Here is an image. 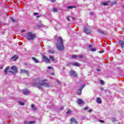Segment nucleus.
Here are the masks:
<instances>
[{
    "label": "nucleus",
    "instance_id": "nucleus-1",
    "mask_svg": "<svg viewBox=\"0 0 124 124\" xmlns=\"http://www.w3.org/2000/svg\"><path fill=\"white\" fill-rule=\"evenodd\" d=\"M8 72H11L13 74H15L18 72V68L16 66H13L11 68L7 67L4 70V73L7 75Z\"/></svg>",
    "mask_w": 124,
    "mask_h": 124
},
{
    "label": "nucleus",
    "instance_id": "nucleus-2",
    "mask_svg": "<svg viewBox=\"0 0 124 124\" xmlns=\"http://www.w3.org/2000/svg\"><path fill=\"white\" fill-rule=\"evenodd\" d=\"M35 87H36L38 89H42V86H44L46 88H50L51 85L47 82H41L39 81L38 83H34Z\"/></svg>",
    "mask_w": 124,
    "mask_h": 124
},
{
    "label": "nucleus",
    "instance_id": "nucleus-3",
    "mask_svg": "<svg viewBox=\"0 0 124 124\" xmlns=\"http://www.w3.org/2000/svg\"><path fill=\"white\" fill-rule=\"evenodd\" d=\"M26 38L28 40H34L36 38V35L32 31H29L26 34Z\"/></svg>",
    "mask_w": 124,
    "mask_h": 124
},
{
    "label": "nucleus",
    "instance_id": "nucleus-4",
    "mask_svg": "<svg viewBox=\"0 0 124 124\" xmlns=\"http://www.w3.org/2000/svg\"><path fill=\"white\" fill-rule=\"evenodd\" d=\"M58 43L60 42L59 45H57V48L59 51H62L63 49V41H62V38L60 37L59 39L57 40Z\"/></svg>",
    "mask_w": 124,
    "mask_h": 124
},
{
    "label": "nucleus",
    "instance_id": "nucleus-5",
    "mask_svg": "<svg viewBox=\"0 0 124 124\" xmlns=\"http://www.w3.org/2000/svg\"><path fill=\"white\" fill-rule=\"evenodd\" d=\"M70 76H73L74 77L76 78L77 77V73L75 72L74 70H71L69 72Z\"/></svg>",
    "mask_w": 124,
    "mask_h": 124
},
{
    "label": "nucleus",
    "instance_id": "nucleus-6",
    "mask_svg": "<svg viewBox=\"0 0 124 124\" xmlns=\"http://www.w3.org/2000/svg\"><path fill=\"white\" fill-rule=\"evenodd\" d=\"M84 31L87 34H91V30L89 29L88 27H84Z\"/></svg>",
    "mask_w": 124,
    "mask_h": 124
},
{
    "label": "nucleus",
    "instance_id": "nucleus-7",
    "mask_svg": "<svg viewBox=\"0 0 124 124\" xmlns=\"http://www.w3.org/2000/svg\"><path fill=\"white\" fill-rule=\"evenodd\" d=\"M20 74H26L27 75H29V74H30V71L28 70L21 69L20 70Z\"/></svg>",
    "mask_w": 124,
    "mask_h": 124
},
{
    "label": "nucleus",
    "instance_id": "nucleus-8",
    "mask_svg": "<svg viewBox=\"0 0 124 124\" xmlns=\"http://www.w3.org/2000/svg\"><path fill=\"white\" fill-rule=\"evenodd\" d=\"M43 61L45 62H46L50 63V59H49L47 57L45 56V55H43Z\"/></svg>",
    "mask_w": 124,
    "mask_h": 124
},
{
    "label": "nucleus",
    "instance_id": "nucleus-9",
    "mask_svg": "<svg viewBox=\"0 0 124 124\" xmlns=\"http://www.w3.org/2000/svg\"><path fill=\"white\" fill-rule=\"evenodd\" d=\"M71 124H78V122L76 121L75 118H72L70 120Z\"/></svg>",
    "mask_w": 124,
    "mask_h": 124
},
{
    "label": "nucleus",
    "instance_id": "nucleus-10",
    "mask_svg": "<svg viewBox=\"0 0 124 124\" xmlns=\"http://www.w3.org/2000/svg\"><path fill=\"white\" fill-rule=\"evenodd\" d=\"M119 44L121 48H124V41L123 40H121L119 41Z\"/></svg>",
    "mask_w": 124,
    "mask_h": 124
},
{
    "label": "nucleus",
    "instance_id": "nucleus-11",
    "mask_svg": "<svg viewBox=\"0 0 124 124\" xmlns=\"http://www.w3.org/2000/svg\"><path fill=\"white\" fill-rule=\"evenodd\" d=\"M24 123L25 124H35V121H30V122H28V121H24Z\"/></svg>",
    "mask_w": 124,
    "mask_h": 124
},
{
    "label": "nucleus",
    "instance_id": "nucleus-12",
    "mask_svg": "<svg viewBox=\"0 0 124 124\" xmlns=\"http://www.w3.org/2000/svg\"><path fill=\"white\" fill-rule=\"evenodd\" d=\"M70 64H72V65H74L75 66H80V64H79V63H78L77 62L70 63H69V65H70Z\"/></svg>",
    "mask_w": 124,
    "mask_h": 124
},
{
    "label": "nucleus",
    "instance_id": "nucleus-13",
    "mask_svg": "<svg viewBox=\"0 0 124 124\" xmlns=\"http://www.w3.org/2000/svg\"><path fill=\"white\" fill-rule=\"evenodd\" d=\"M32 60L36 62V63H39V61L37 60V59L35 58V57H32Z\"/></svg>",
    "mask_w": 124,
    "mask_h": 124
},
{
    "label": "nucleus",
    "instance_id": "nucleus-14",
    "mask_svg": "<svg viewBox=\"0 0 124 124\" xmlns=\"http://www.w3.org/2000/svg\"><path fill=\"white\" fill-rule=\"evenodd\" d=\"M23 93L24 94L27 95V94H29V93H30V92H29V90H25L23 91Z\"/></svg>",
    "mask_w": 124,
    "mask_h": 124
},
{
    "label": "nucleus",
    "instance_id": "nucleus-15",
    "mask_svg": "<svg viewBox=\"0 0 124 124\" xmlns=\"http://www.w3.org/2000/svg\"><path fill=\"white\" fill-rule=\"evenodd\" d=\"M77 94L78 95H80L81 93H82V89H79L77 92Z\"/></svg>",
    "mask_w": 124,
    "mask_h": 124
},
{
    "label": "nucleus",
    "instance_id": "nucleus-16",
    "mask_svg": "<svg viewBox=\"0 0 124 124\" xmlns=\"http://www.w3.org/2000/svg\"><path fill=\"white\" fill-rule=\"evenodd\" d=\"M17 59H18V58L17 57V56H16V55H15L12 57V61H16Z\"/></svg>",
    "mask_w": 124,
    "mask_h": 124
},
{
    "label": "nucleus",
    "instance_id": "nucleus-17",
    "mask_svg": "<svg viewBox=\"0 0 124 124\" xmlns=\"http://www.w3.org/2000/svg\"><path fill=\"white\" fill-rule=\"evenodd\" d=\"M98 32H99L100 33H101L102 34H106L105 32L101 30H98Z\"/></svg>",
    "mask_w": 124,
    "mask_h": 124
},
{
    "label": "nucleus",
    "instance_id": "nucleus-18",
    "mask_svg": "<svg viewBox=\"0 0 124 124\" xmlns=\"http://www.w3.org/2000/svg\"><path fill=\"white\" fill-rule=\"evenodd\" d=\"M96 102L97 103H99V104H101L102 101H101V99L100 98H97L96 99Z\"/></svg>",
    "mask_w": 124,
    "mask_h": 124
},
{
    "label": "nucleus",
    "instance_id": "nucleus-19",
    "mask_svg": "<svg viewBox=\"0 0 124 124\" xmlns=\"http://www.w3.org/2000/svg\"><path fill=\"white\" fill-rule=\"evenodd\" d=\"M49 59L51 60V61H52V62H54V61H55V57L53 56H50L49 57Z\"/></svg>",
    "mask_w": 124,
    "mask_h": 124
},
{
    "label": "nucleus",
    "instance_id": "nucleus-20",
    "mask_svg": "<svg viewBox=\"0 0 124 124\" xmlns=\"http://www.w3.org/2000/svg\"><path fill=\"white\" fill-rule=\"evenodd\" d=\"M78 104H82L83 103V101L81 99H79L78 100Z\"/></svg>",
    "mask_w": 124,
    "mask_h": 124
},
{
    "label": "nucleus",
    "instance_id": "nucleus-21",
    "mask_svg": "<svg viewBox=\"0 0 124 124\" xmlns=\"http://www.w3.org/2000/svg\"><path fill=\"white\" fill-rule=\"evenodd\" d=\"M76 6H69L67 7V8L69 9H72V8H76Z\"/></svg>",
    "mask_w": 124,
    "mask_h": 124
},
{
    "label": "nucleus",
    "instance_id": "nucleus-22",
    "mask_svg": "<svg viewBox=\"0 0 124 124\" xmlns=\"http://www.w3.org/2000/svg\"><path fill=\"white\" fill-rule=\"evenodd\" d=\"M48 53H50L51 54H56V52L55 51L52 50L51 49L48 50Z\"/></svg>",
    "mask_w": 124,
    "mask_h": 124
},
{
    "label": "nucleus",
    "instance_id": "nucleus-23",
    "mask_svg": "<svg viewBox=\"0 0 124 124\" xmlns=\"http://www.w3.org/2000/svg\"><path fill=\"white\" fill-rule=\"evenodd\" d=\"M90 50L92 51V52H95V51H96V49L95 48L92 47L90 49Z\"/></svg>",
    "mask_w": 124,
    "mask_h": 124
},
{
    "label": "nucleus",
    "instance_id": "nucleus-24",
    "mask_svg": "<svg viewBox=\"0 0 124 124\" xmlns=\"http://www.w3.org/2000/svg\"><path fill=\"white\" fill-rule=\"evenodd\" d=\"M31 108H32L33 111H35V110H36V108H34V104H32L31 105Z\"/></svg>",
    "mask_w": 124,
    "mask_h": 124
},
{
    "label": "nucleus",
    "instance_id": "nucleus-25",
    "mask_svg": "<svg viewBox=\"0 0 124 124\" xmlns=\"http://www.w3.org/2000/svg\"><path fill=\"white\" fill-rule=\"evenodd\" d=\"M10 20H11L12 22H13V23H15V22H16V20L14 19V18H13V17H10Z\"/></svg>",
    "mask_w": 124,
    "mask_h": 124
},
{
    "label": "nucleus",
    "instance_id": "nucleus-26",
    "mask_svg": "<svg viewBox=\"0 0 124 124\" xmlns=\"http://www.w3.org/2000/svg\"><path fill=\"white\" fill-rule=\"evenodd\" d=\"M103 5L105 6H107L108 5V3L106 2H104L102 3Z\"/></svg>",
    "mask_w": 124,
    "mask_h": 124
},
{
    "label": "nucleus",
    "instance_id": "nucleus-27",
    "mask_svg": "<svg viewBox=\"0 0 124 124\" xmlns=\"http://www.w3.org/2000/svg\"><path fill=\"white\" fill-rule=\"evenodd\" d=\"M53 12H58V10H57V9H56V8H54L52 10Z\"/></svg>",
    "mask_w": 124,
    "mask_h": 124
},
{
    "label": "nucleus",
    "instance_id": "nucleus-28",
    "mask_svg": "<svg viewBox=\"0 0 124 124\" xmlns=\"http://www.w3.org/2000/svg\"><path fill=\"white\" fill-rule=\"evenodd\" d=\"M71 110H70V109H69L67 111V112H66V114H70V113H71Z\"/></svg>",
    "mask_w": 124,
    "mask_h": 124
},
{
    "label": "nucleus",
    "instance_id": "nucleus-29",
    "mask_svg": "<svg viewBox=\"0 0 124 124\" xmlns=\"http://www.w3.org/2000/svg\"><path fill=\"white\" fill-rule=\"evenodd\" d=\"M19 104L20 105H25V103H22V102H19Z\"/></svg>",
    "mask_w": 124,
    "mask_h": 124
},
{
    "label": "nucleus",
    "instance_id": "nucleus-30",
    "mask_svg": "<svg viewBox=\"0 0 124 124\" xmlns=\"http://www.w3.org/2000/svg\"><path fill=\"white\" fill-rule=\"evenodd\" d=\"M78 58H79L80 59H82V58H84V56H83L82 55H80L78 56Z\"/></svg>",
    "mask_w": 124,
    "mask_h": 124
},
{
    "label": "nucleus",
    "instance_id": "nucleus-31",
    "mask_svg": "<svg viewBox=\"0 0 124 124\" xmlns=\"http://www.w3.org/2000/svg\"><path fill=\"white\" fill-rule=\"evenodd\" d=\"M73 59H76L77 58V55H74L72 56Z\"/></svg>",
    "mask_w": 124,
    "mask_h": 124
},
{
    "label": "nucleus",
    "instance_id": "nucleus-32",
    "mask_svg": "<svg viewBox=\"0 0 124 124\" xmlns=\"http://www.w3.org/2000/svg\"><path fill=\"white\" fill-rule=\"evenodd\" d=\"M47 68H48V69H54V67H51V66H48V67H47Z\"/></svg>",
    "mask_w": 124,
    "mask_h": 124
},
{
    "label": "nucleus",
    "instance_id": "nucleus-33",
    "mask_svg": "<svg viewBox=\"0 0 124 124\" xmlns=\"http://www.w3.org/2000/svg\"><path fill=\"white\" fill-rule=\"evenodd\" d=\"M98 53H99L100 54H102V53H104V50L99 51Z\"/></svg>",
    "mask_w": 124,
    "mask_h": 124
},
{
    "label": "nucleus",
    "instance_id": "nucleus-34",
    "mask_svg": "<svg viewBox=\"0 0 124 124\" xmlns=\"http://www.w3.org/2000/svg\"><path fill=\"white\" fill-rule=\"evenodd\" d=\"M47 81H48L47 79H44L43 80H42V83L44 82H47Z\"/></svg>",
    "mask_w": 124,
    "mask_h": 124
},
{
    "label": "nucleus",
    "instance_id": "nucleus-35",
    "mask_svg": "<svg viewBox=\"0 0 124 124\" xmlns=\"http://www.w3.org/2000/svg\"><path fill=\"white\" fill-rule=\"evenodd\" d=\"M111 121L113 122V123H114V122H116V119L115 118H112Z\"/></svg>",
    "mask_w": 124,
    "mask_h": 124
},
{
    "label": "nucleus",
    "instance_id": "nucleus-36",
    "mask_svg": "<svg viewBox=\"0 0 124 124\" xmlns=\"http://www.w3.org/2000/svg\"><path fill=\"white\" fill-rule=\"evenodd\" d=\"M101 84L102 85H104V81L103 80H101Z\"/></svg>",
    "mask_w": 124,
    "mask_h": 124
},
{
    "label": "nucleus",
    "instance_id": "nucleus-37",
    "mask_svg": "<svg viewBox=\"0 0 124 124\" xmlns=\"http://www.w3.org/2000/svg\"><path fill=\"white\" fill-rule=\"evenodd\" d=\"M84 88H85V84L81 86V87L80 89H82V90H83V89H84Z\"/></svg>",
    "mask_w": 124,
    "mask_h": 124
},
{
    "label": "nucleus",
    "instance_id": "nucleus-38",
    "mask_svg": "<svg viewBox=\"0 0 124 124\" xmlns=\"http://www.w3.org/2000/svg\"><path fill=\"white\" fill-rule=\"evenodd\" d=\"M97 71H98V72H99L100 71H101V69H100V68H98L97 69Z\"/></svg>",
    "mask_w": 124,
    "mask_h": 124
},
{
    "label": "nucleus",
    "instance_id": "nucleus-39",
    "mask_svg": "<svg viewBox=\"0 0 124 124\" xmlns=\"http://www.w3.org/2000/svg\"><path fill=\"white\" fill-rule=\"evenodd\" d=\"M34 15L35 16H36V15H38V13H34Z\"/></svg>",
    "mask_w": 124,
    "mask_h": 124
},
{
    "label": "nucleus",
    "instance_id": "nucleus-40",
    "mask_svg": "<svg viewBox=\"0 0 124 124\" xmlns=\"http://www.w3.org/2000/svg\"><path fill=\"white\" fill-rule=\"evenodd\" d=\"M56 0H51V2H55Z\"/></svg>",
    "mask_w": 124,
    "mask_h": 124
},
{
    "label": "nucleus",
    "instance_id": "nucleus-41",
    "mask_svg": "<svg viewBox=\"0 0 124 124\" xmlns=\"http://www.w3.org/2000/svg\"><path fill=\"white\" fill-rule=\"evenodd\" d=\"M99 121L100 122V123H104V121L103 120H99Z\"/></svg>",
    "mask_w": 124,
    "mask_h": 124
},
{
    "label": "nucleus",
    "instance_id": "nucleus-42",
    "mask_svg": "<svg viewBox=\"0 0 124 124\" xmlns=\"http://www.w3.org/2000/svg\"><path fill=\"white\" fill-rule=\"evenodd\" d=\"M21 32H26V30H23L21 31Z\"/></svg>",
    "mask_w": 124,
    "mask_h": 124
},
{
    "label": "nucleus",
    "instance_id": "nucleus-43",
    "mask_svg": "<svg viewBox=\"0 0 124 124\" xmlns=\"http://www.w3.org/2000/svg\"><path fill=\"white\" fill-rule=\"evenodd\" d=\"M91 15H94V13L92 12V13H91Z\"/></svg>",
    "mask_w": 124,
    "mask_h": 124
},
{
    "label": "nucleus",
    "instance_id": "nucleus-44",
    "mask_svg": "<svg viewBox=\"0 0 124 124\" xmlns=\"http://www.w3.org/2000/svg\"><path fill=\"white\" fill-rule=\"evenodd\" d=\"M88 108V107H85L84 108V110H87Z\"/></svg>",
    "mask_w": 124,
    "mask_h": 124
},
{
    "label": "nucleus",
    "instance_id": "nucleus-45",
    "mask_svg": "<svg viewBox=\"0 0 124 124\" xmlns=\"http://www.w3.org/2000/svg\"><path fill=\"white\" fill-rule=\"evenodd\" d=\"M92 111H93V110L92 109H90L88 111V112H89L90 113H91V112H92Z\"/></svg>",
    "mask_w": 124,
    "mask_h": 124
},
{
    "label": "nucleus",
    "instance_id": "nucleus-46",
    "mask_svg": "<svg viewBox=\"0 0 124 124\" xmlns=\"http://www.w3.org/2000/svg\"><path fill=\"white\" fill-rule=\"evenodd\" d=\"M92 45H89V48H92Z\"/></svg>",
    "mask_w": 124,
    "mask_h": 124
},
{
    "label": "nucleus",
    "instance_id": "nucleus-47",
    "mask_svg": "<svg viewBox=\"0 0 124 124\" xmlns=\"http://www.w3.org/2000/svg\"><path fill=\"white\" fill-rule=\"evenodd\" d=\"M67 21H70V19H69V17H67Z\"/></svg>",
    "mask_w": 124,
    "mask_h": 124
},
{
    "label": "nucleus",
    "instance_id": "nucleus-48",
    "mask_svg": "<svg viewBox=\"0 0 124 124\" xmlns=\"http://www.w3.org/2000/svg\"><path fill=\"white\" fill-rule=\"evenodd\" d=\"M60 110H63V108H61Z\"/></svg>",
    "mask_w": 124,
    "mask_h": 124
},
{
    "label": "nucleus",
    "instance_id": "nucleus-49",
    "mask_svg": "<svg viewBox=\"0 0 124 124\" xmlns=\"http://www.w3.org/2000/svg\"><path fill=\"white\" fill-rule=\"evenodd\" d=\"M72 20H73V21H75V18L72 17Z\"/></svg>",
    "mask_w": 124,
    "mask_h": 124
},
{
    "label": "nucleus",
    "instance_id": "nucleus-50",
    "mask_svg": "<svg viewBox=\"0 0 124 124\" xmlns=\"http://www.w3.org/2000/svg\"><path fill=\"white\" fill-rule=\"evenodd\" d=\"M57 82L58 83V84H60V81L59 80H57Z\"/></svg>",
    "mask_w": 124,
    "mask_h": 124
},
{
    "label": "nucleus",
    "instance_id": "nucleus-51",
    "mask_svg": "<svg viewBox=\"0 0 124 124\" xmlns=\"http://www.w3.org/2000/svg\"><path fill=\"white\" fill-rule=\"evenodd\" d=\"M37 18H39L40 17V16H37Z\"/></svg>",
    "mask_w": 124,
    "mask_h": 124
},
{
    "label": "nucleus",
    "instance_id": "nucleus-52",
    "mask_svg": "<svg viewBox=\"0 0 124 124\" xmlns=\"http://www.w3.org/2000/svg\"><path fill=\"white\" fill-rule=\"evenodd\" d=\"M51 75H54L55 74L54 73H51Z\"/></svg>",
    "mask_w": 124,
    "mask_h": 124
},
{
    "label": "nucleus",
    "instance_id": "nucleus-53",
    "mask_svg": "<svg viewBox=\"0 0 124 124\" xmlns=\"http://www.w3.org/2000/svg\"><path fill=\"white\" fill-rule=\"evenodd\" d=\"M123 8H124V6H123Z\"/></svg>",
    "mask_w": 124,
    "mask_h": 124
}]
</instances>
